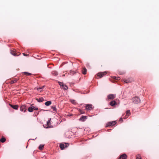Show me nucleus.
Listing matches in <instances>:
<instances>
[{"label":"nucleus","mask_w":159,"mask_h":159,"mask_svg":"<svg viewBox=\"0 0 159 159\" xmlns=\"http://www.w3.org/2000/svg\"><path fill=\"white\" fill-rule=\"evenodd\" d=\"M132 101L133 103L135 104H138L141 102V101L139 98L137 97H136L132 99Z\"/></svg>","instance_id":"obj_1"},{"label":"nucleus","mask_w":159,"mask_h":159,"mask_svg":"<svg viewBox=\"0 0 159 159\" xmlns=\"http://www.w3.org/2000/svg\"><path fill=\"white\" fill-rule=\"evenodd\" d=\"M107 73L106 72H100L98 73L97 78L99 79L102 78L104 75H105L107 74Z\"/></svg>","instance_id":"obj_2"},{"label":"nucleus","mask_w":159,"mask_h":159,"mask_svg":"<svg viewBox=\"0 0 159 159\" xmlns=\"http://www.w3.org/2000/svg\"><path fill=\"white\" fill-rule=\"evenodd\" d=\"M58 83L61 88L63 89L64 90H66L68 89V87L67 86L64 85L62 83L59 82Z\"/></svg>","instance_id":"obj_3"},{"label":"nucleus","mask_w":159,"mask_h":159,"mask_svg":"<svg viewBox=\"0 0 159 159\" xmlns=\"http://www.w3.org/2000/svg\"><path fill=\"white\" fill-rule=\"evenodd\" d=\"M116 123V122L115 121L108 122L106 124V127H107L109 126H113L115 125Z\"/></svg>","instance_id":"obj_4"},{"label":"nucleus","mask_w":159,"mask_h":159,"mask_svg":"<svg viewBox=\"0 0 159 159\" xmlns=\"http://www.w3.org/2000/svg\"><path fill=\"white\" fill-rule=\"evenodd\" d=\"M20 109L22 111L25 112L26 110V105H21L20 107Z\"/></svg>","instance_id":"obj_5"},{"label":"nucleus","mask_w":159,"mask_h":159,"mask_svg":"<svg viewBox=\"0 0 159 159\" xmlns=\"http://www.w3.org/2000/svg\"><path fill=\"white\" fill-rule=\"evenodd\" d=\"M69 145V144L68 143H65V144L61 143L60 145V147L61 150L64 149L65 146L66 147H67Z\"/></svg>","instance_id":"obj_6"},{"label":"nucleus","mask_w":159,"mask_h":159,"mask_svg":"<svg viewBox=\"0 0 159 159\" xmlns=\"http://www.w3.org/2000/svg\"><path fill=\"white\" fill-rule=\"evenodd\" d=\"M115 95L111 94L107 96V98L109 100H113L115 98Z\"/></svg>","instance_id":"obj_7"},{"label":"nucleus","mask_w":159,"mask_h":159,"mask_svg":"<svg viewBox=\"0 0 159 159\" xmlns=\"http://www.w3.org/2000/svg\"><path fill=\"white\" fill-rule=\"evenodd\" d=\"M86 109L87 110H90L92 108V104H87L85 107Z\"/></svg>","instance_id":"obj_8"},{"label":"nucleus","mask_w":159,"mask_h":159,"mask_svg":"<svg viewBox=\"0 0 159 159\" xmlns=\"http://www.w3.org/2000/svg\"><path fill=\"white\" fill-rule=\"evenodd\" d=\"M124 81L126 83H131L133 81V80L132 79L129 78L127 79H124Z\"/></svg>","instance_id":"obj_9"},{"label":"nucleus","mask_w":159,"mask_h":159,"mask_svg":"<svg viewBox=\"0 0 159 159\" xmlns=\"http://www.w3.org/2000/svg\"><path fill=\"white\" fill-rule=\"evenodd\" d=\"M87 116H82L79 119V120L82 121H84L87 118Z\"/></svg>","instance_id":"obj_10"},{"label":"nucleus","mask_w":159,"mask_h":159,"mask_svg":"<svg viewBox=\"0 0 159 159\" xmlns=\"http://www.w3.org/2000/svg\"><path fill=\"white\" fill-rule=\"evenodd\" d=\"M116 104V102L115 100L112 101L111 102L109 103V104L111 106L113 107L115 106V105Z\"/></svg>","instance_id":"obj_11"},{"label":"nucleus","mask_w":159,"mask_h":159,"mask_svg":"<svg viewBox=\"0 0 159 159\" xmlns=\"http://www.w3.org/2000/svg\"><path fill=\"white\" fill-rule=\"evenodd\" d=\"M10 106L13 109H15V110H17L18 108V106L17 105H12L11 104H10Z\"/></svg>","instance_id":"obj_12"},{"label":"nucleus","mask_w":159,"mask_h":159,"mask_svg":"<svg viewBox=\"0 0 159 159\" xmlns=\"http://www.w3.org/2000/svg\"><path fill=\"white\" fill-rule=\"evenodd\" d=\"M126 155L125 154H123L120 155V159H126Z\"/></svg>","instance_id":"obj_13"},{"label":"nucleus","mask_w":159,"mask_h":159,"mask_svg":"<svg viewBox=\"0 0 159 159\" xmlns=\"http://www.w3.org/2000/svg\"><path fill=\"white\" fill-rule=\"evenodd\" d=\"M87 71L85 67H84L82 70V72L83 74L85 75L86 74Z\"/></svg>","instance_id":"obj_14"},{"label":"nucleus","mask_w":159,"mask_h":159,"mask_svg":"<svg viewBox=\"0 0 159 159\" xmlns=\"http://www.w3.org/2000/svg\"><path fill=\"white\" fill-rule=\"evenodd\" d=\"M50 120H51V119H50L47 122V126L46 127V128H50V126L51 125Z\"/></svg>","instance_id":"obj_15"},{"label":"nucleus","mask_w":159,"mask_h":159,"mask_svg":"<svg viewBox=\"0 0 159 159\" xmlns=\"http://www.w3.org/2000/svg\"><path fill=\"white\" fill-rule=\"evenodd\" d=\"M36 100L39 102H42L44 100L43 98H40L39 99L36 98Z\"/></svg>","instance_id":"obj_16"},{"label":"nucleus","mask_w":159,"mask_h":159,"mask_svg":"<svg viewBox=\"0 0 159 159\" xmlns=\"http://www.w3.org/2000/svg\"><path fill=\"white\" fill-rule=\"evenodd\" d=\"M52 103V102L50 101H48L46 102L45 103V104L47 106H49Z\"/></svg>","instance_id":"obj_17"},{"label":"nucleus","mask_w":159,"mask_h":159,"mask_svg":"<svg viewBox=\"0 0 159 159\" xmlns=\"http://www.w3.org/2000/svg\"><path fill=\"white\" fill-rule=\"evenodd\" d=\"M11 53L12 55H14V56H16L18 55L14 51L11 50Z\"/></svg>","instance_id":"obj_18"},{"label":"nucleus","mask_w":159,"mask_h":159,"mask_svg":"<svg viewBox=\"0 0 159 159\" xmlns=\"http://www.w3.org/2000/svg\"><path fill=\"white\" fill-rule=\"evenodd\" d=\"M52 74L55 76H57V75H58V72L56 71H53L52 72Z\"/></svg>","instance_id":"obj_19"},{"label":"nucleus","mask_w":159,"mask_h":159,"mask_svg":"<svg viewBox=\"0 0 159 159\" xmlns=\"http://www.w3.org/2000/svg\"><path fill=\"white\" fill-rule=\"evenodd\" d=\"M17 80H18L17 79H15L14 80H11V82H10V83L11 84H13L15 83L16 82H17Z\"/></svg>","instance_id":"obj_20"},{"label":"nucleus","mask_w":159,"mask_h":159,"mask_svg":"<svg viewBox=\"0 0 159 159\" xmlns=\"http://www.w3.org/2000/svg\"><path fill=\"white\" fill-rule=\"evenodd\" d=\"M28 110L30 112H33V107H29L28 108Z\"/></svg>","instance_id":"obj_21"},{"label":"nucleus","mask_w":159,"mask_h":159,"mask_svg":"<svg viewBox=\"0 0 159 159\" xmlns=\"http://www.w3.org/2000/svg\"><path fill=\"white\" fill-rule=\"evenodd\" d=\"M6 139L4 137H2L0 140V141L2 143H4L6 141Z\"/></svg>","instance_id":"obj_22"},{"label":"nucleus","mask_w":159,"mask_h":159,"mask_svg":"<svg viewBox=\"0 0 159 159\" xmlns=\"http://www.w3.org/2000/svg\"><path fill=\"white\" fill-rule=\"evenodd\" d=\"M23 73L24 75H28V76L30 75H32V74L31 73H28V72H23Z\"/></svg>","instance_id":"obj_23"},{"label":"nucleus","mask_w":159,"mask_h":159,"mask_svg":"<svg viewBox=\"0 0 159 159\" xmlns=\"http://www.w3.org/2000/svg\"><path fill=\"white\" fill-rule=\"evenodd\" d=\"M112 78L113 79L116 80H119L120 79V78L119 77H117L115 76L113 77Z\"/></svg>","instance_id":"obj_24"},{"label":"nucleus","mask_w":159,"mask_h":159,"mask_svg":"<svg viewBox=\"0 0 159 159\" xmlns=\"http://www.w3.org/2000/svg\"><path fill=\"white\" fill-rule=\"evenodd\" d=\"M44 146V145H40L39 146V148L40 150H42Z\"/></svg>","instance_id":"obj_25"},{"label":"nucleus","mask_w":159,"mask_h":159,"mask_svg":"<svg viewBox=\"0 0 159 159\" xmlns=\"http://www.w3.org/2000/svg\"><path fill=\"white\" fill-rule=\"evenodd\" d=\"M130 114V112L129 110H128L126 111V114L127 116H129Z\"/></svg>","instance_id":"obj_26"},{"label":"nucleus","mask_w":159,"mask_h":159,"mask_svg":"<svg viewBox=\"0 0 159 159\" xmlns=\"http://www.w3.org/2000/svg\"><path fill=\"white\" fill-rule=\"evenodd\" d=\"M53 111H56V108L55 106H52L51 107Z\"/></svg>","instance_id":"obj_27"},{"label":"nucleus","mask_w":159,"mask_h":159,"mask_svg":"<svg viewBox=\"0 0 159 159\" xmlns=\"http://www.w3.org/2000/svg\"><path fill=\"white\" fill-rule=\"evenodd\" d=\"M79 111L81 114H84L85 113L84 111L80 109Z\"/></svg>","instance_id":"obj_28"},{"label":"nucleus","mask_w":159,"mask_h":159,"mask_svg":"<svg viewBox=\"0 0 159 159\" xmlns=\"http://www.w3.org/2000/svg\"><path fill=\"white\" fill-rule=\"evenodd\" d=\"M136 159H142L140 157V156L139 155H137Z\"/></svg>","instance_id":"obj_29"},{"label":"nucleus","mask_w":159,"mask_h":159,"mask_svg":"<svg viewBox=\"0 0 159 159\" xmlns=\"http://www.w3.org/2000/svg\"><path fill=\"white\" fill-rule=\"evenodd\" d=\"M70 101L73 104H75V101L74 100H71Z\"/></svg>","instance_id":"obj_30"},{"label":"nucleus","mask_w":159,"mask_h":159,"mask_svg":"<svg viewBox=\"0 0 159 159\" xmlns=\"http://www.w3.org/2000/svg\"><path fill=\"white\" fill-rule=\"evenodd\" d=\"M44 87V86H42L41 87H39L37 89L38 90V89H43Z\"/></svg>","instance_id":"obj_31"},{"label":"nucleus","mask_w":159,"mask_h":159,"mask_svg":"<svg viewBox=\"0 0 159 159\" xmlns=\"http://www.w3.org/2000/svg\"><path fill=\"white\" fill-rule=\"evenodd\" d=\"M33 110H38V108L37 107H33Z\"/></svg>","instance_id":"obj_32"},{"label":"nucleus","mask_w":159,"mask_h":159,"mask_svg":"<svg viewBox=\"0 0 159 159\" xmlns=\"http://www.w3.org/2000/svg\"><path fill=\"white\" fill-rule=\"evenodd\" d=\"M123 121V120L122 118H120V120H119V122H120V123H121Z\"/></svg>","instance_id":"obj_33"},{"label":"nucleus","mask_w":159,"mask_h":159,"mask_svg":"<svg viewBox=\"0 0 159 159\" xmlns=\"http://www.w3.org/2000/svg\"><path fill=\"white\" fill-rule=\"evenodd\" d=\"M129 116H127V115L126 114V115H125V117L124 118V119H126L127 118H128V117Z\"/></svg>","instance_id":"obj_34"},{"label":"nucleus","mask_w":159,"mask_h":159,"mask_svg":"<svg viewBox=\"0 0 159 159\" xmlns=\"http://www.w3.org/2000/svg\"><path fill=\"white\" fill-rule=\"evenodd\" d=\"M23 54L24 56H28L29 55L27 54H25V53H23Z\"/></svg>","instance_id":"obj_35"},{"label":"nucleus","mask_w":159,"mask_h":159,"mask_svg":"<svg viewBox=\"0 0 159 159\" xmlns=\"http://www.w3.org/2000/svg\"><path fill=\"white\" fill-rule=\"evenodd\" d=\"M33 104L31 105V107H33Z\"/></svg>","instance_id":"obj_36"},{"label":"nucleus","mask_w":159,"mask_h":159,"mask_svg":"<svg viewBox=\"0 0 159 159\" xmlns=\"http://www.w3.org/2000/svg\"><path fill=\"white\" fill-rule=\"evenodd\" d=\"M72 72H73V74H74V73H75V71H72Z\"/></svg>","instance_id":"obj_37"},{"label":"nucleus","mask_w":159,"mask_h":159,"mask_svg":"<svg viewBox=\"0 0 159 159\" xmlns=\"http://www.w3.org/2000/svg\"><path fill=\"white\" fill-rule=\"evenodd\" d=\"M72 114L70 115V116H72Z\"/></svg>","instance_id":"obj_38"}]
</instances>
